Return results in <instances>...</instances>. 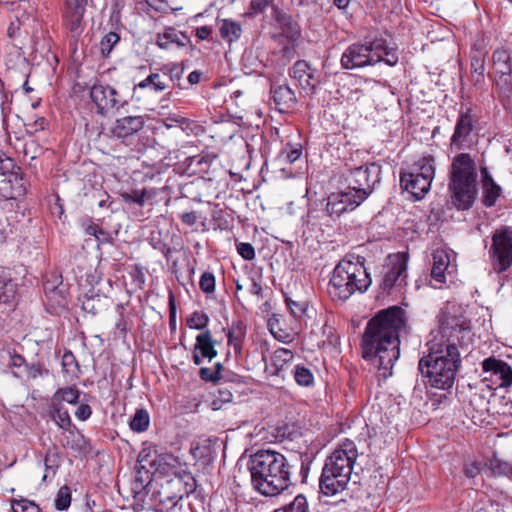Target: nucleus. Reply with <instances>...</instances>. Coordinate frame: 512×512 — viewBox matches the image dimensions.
Wrapping results in <instances>:
<instances>
[{
    "mask_svg": "<svg viewBox=\"0 0 512 512\" xmlns=\"http://www.w3.org/2000/svg\"><path fill=\"white\" fill-rule=\"evenodd\" d=\"M51 418L63 429H68L71 425L70 415L67 410H63L57 403H52L50 410Z\"/></svg>",
    "mask_w": 512,
    "mask_h": 512,
    "instance_id": "nucleus-42",
    "label": "nucleus"
},
{
    "mask_svg": "<svg viewBox=\"0 0 512 512\" xmlns=\"http://www.w3.org/2000/svg\"><path fill=\"white\" fill-rule=\"evenodd\" d=\"M71 503V493L70 489L67 486H63L58 490L56 499H55V507L57 510L63 511L68 509Z\"/></svg>",
    "mask_w": 512,
    "mask_h": 512,
    "instance_id": "nucleus-48",
    "label": "nucleus"
},
{
    "mask_svg": "<svg viewBox=\"0 0 512 512\" xmlns=\"http://www.w3.org/2000/svg\"><path fill=\"white\" fill-rule=\"evenodd\" d=\"M440 338L427 343L428 353L418 364L420 373L437 389L453 387L461 363L458 344L463 345L470 337V320L461 306L448 304L439 319Z\"/></svg>",
    "mask_w": 512,
    "mask_h": 512,
    "instance_id": "nucleus-1",
    "label": "nucleus"
},
{
    "mask_svg": "<svg viewBox=\"0 0 512 512\" xmlns=\"http://www.w3.org/2000/svg\"><path fill=\"white\" fill-rule=\"evenodd\" d=\"M161 49L176 50L191 46L190 38L175 28L168 27L162 34H159L156 41Z\"/></svg>",
    "mask_w": 512,
    "mask_h": 512,
    "instance_id": "nucleus-24",
    "label": "nucleus"
},
{
    "mask_svg": "<svg viewBox=\"0 0 512 512\" xmlns=\"http://www.w3.org/2000/svg\"><path fill=\"white\" fill-rule=\"evenodd\" d=\"M86 5L87 0H66L64 17L70 31L77 32L80 29Z\"/></svg>",
    "mask_w": 512,
    "mask_h": 512,
    "instance_id": "nucleus-26",
    "label": "nucleus"
},
{
    "mask_svg": "<svg viewBox=\"0 0 512 512\" xmlns=\"http://www.w3.org/2000/svg\"><path fill=\"white\" fill-rule=\"evenodd\" d=\"M391 266L385 272L382 287L390 291L394 286L401 285L407 277L408 257L404 253H397L390 257Z\"/></svg>",
    "mask_w": 512,
    "mask_h": 512,
    "instance_id": "nucleus-17",
    "label": "nucleus"
},
{
    "mask_svg": "<svg viewBox=\"0 0 512 512\" xmlns=\"http://www.w3.org/2000/svg\"><path fill=\"white\" fill-rule=\"evenodd\" d=\"M291 372L294 375L295 381L300 386L308 387L311 386L314 382V376L312 372L310 369L304 366L296 365Z\"/></svg>",
    "mask_w": 512,
    "mask_h": 512,
    "instance_id": "nucleus-43",
    "label": "nucleus"
},
{
    "mask_svg": "<svg viewBox=\"0 0 512 512\" xmlns=\"http://www.w3.org/2000/svg\"><path fill=\"white\" fill-rule=\"evenodd\" d=\"M290 76L293 77L301 88L306 92H312L319 83L318 78L314 75V70L304 60L294 63L290 69Z\"/></svg>",
    "mask_w": 512,
    "mask_h": 512,
    "instance_id": "nucleus-22",
    "label": "nucleus"
},
{
    "mask_svg": "<svg viewBox=\"0 0 512 512\" xmlns=\"http://www.w3.org/2000/svg\"><path fill=\"white\" fill-rule=\"evenodd\" d=\"M280 436V431L278 428L272 427L271 431H267L265 427H262L258 431V437H260V440L273 443L277 441L278 437Z\"/></svg>",
    "mask_w": 512,
    "mask_h": 512,
    "instance_id": "nucleus-55",
    "label": "nucleus"
},
{
    "mask_svg": "<svg viewBox=\"0 0 512 512\" xmlns=\"http://www.w3.org/2000/svg\"><path fill=\"white\" fill-rule=\"evenodd\" d=\"M408 318L406 311L399 306H392L378 311L372 317L362 336V357L376 367L380 376L387 378L400 356L402 333H407Z\"/></svg>",
    "mask_w": 512,
    "mask_h": 512,
    "instance_id": "nucleus-2",
    "label": "nucleus"
},
{
    "mask_svg": "<svg viewBox=\"0 0 512 512\" xmlns=\"http://www.w3.org/2000/svg\"><path fill=\"white\" fill-rule=\"evenodd\" d=\"M489 252L497 272H503L512 265V227H503L494 232Z\"/></svg>",
    "mask_w": 512,
    "mask_h": 512,
    "instance_id": "nucleus-10",
    "label": "nucleus"
},
{
    "mask_svg": "<svg viewBox=\"0 0 512 512\" xmlns=\"http://www.w3.org/2000/svg\"><path fill=\"white\" fill-rule=\"evenodd\" d=\"M43 367L40 363H33L31 365L26 364L25 369L19 372H15V376L23 374L27 379H36L42 375Z\"/></svg>",
    "mask_w": 512,
    "mask_h": 512,
    "instance_id": "nucleus-52",
    "label": "nucleus"
},
{
    "mask_svg": "<svg viewBox=\"0 0 512 512\" xmlns=\"http://www.w3.org/2000/svg\"><path fill=\"white\" fill-rule=\"evenodd\" d=\"M273 18L276 22L277 27L281 30V36L285 37L289 42H293L300 36V28L292 18L279 10L273 8Z\"/></svg>",
    "mask_w": 512,
    "mask_h": 512,
    "instance_id": "nucleus-27",
    "label": "nucleus"
},
{
    "mask_svg": "<svg viewBox=\"0 0 512 512\" xmlns=\"http://www.w3.org/2000/svg\"><path fill=\"white\" fill-rule=\"evenodd\" d=\"M484 379L491 381L499 388L512 386V366L497 356H489L481 362Z\"/></svg>",
    "mask_w": 512,
    "mask_h": 512,
    "instance_id": "nucleus-12",
    "label": "nucleus"
},
{
    "mask_svg": "<svg viewBox=\"0 0 512 512\" xmlns=\"http://www.w3.org/2000/svg\"><path fill=\"white\" fill-rule=\"evenodd\" d=\"M245 335V326L242 322H237L232 325L228 333V343L233 345L235 350L240 349V342Z\"/></svg>",
    "mask_w": 512,
    "mask_h": 512,
    "instance_id": "nucleus-44",
    "label": "nucleus"
},
{
    "mask_svg": "<svg viewBox=\"0 0 512 512\" xmlns=\"http://www.w3.org/2000/svg\"><path fill=\"white\" fill-rule=\"evenodd\" d=\"M449 190L458 210L469 209L477 196V172L474 160L467 153L457 155L451 165Z\"/></svg>",
    "mask_w": 512,
    "mask_h": 512,
    "instance_id": "nucleus-5",
    "label": "nucleus"
},
{
    "mask_svg": "<svg viewBox=\"0 0 512 512\" xmlns=\"http://www.w3.org/2000/svg\"><path fill=\"white\" fill-rule=\"evenodd\" d=\"M481 182L483 188V203L487 207L495 205L501 193V187L494 181L487 167H481Z\"/></svg>",
    "mask_w": 512,
    "mask_h": 512,
    "instance_id": "nucleus-30",
    "label": "nucleus"
},
{
    "mask_svg": "<svg viewBox=\"0 0 512 512\" xmlns=\"http://www.w3.org/2000/svg\"><path fill=\"white\" fill-rule=\"evenodd\" d=\"M261 313L266 321L270 333L274 336L275 339L284 341L289 337L286 329L282 327V316L272 311V304L270 301H265V303L261 306Z\"/></svg>",
    "mask_w": 512,
    "mask_h": 512,
    "instance_id": "nucleus-25",
    "label": "nucleus"
},
{
    "mask_svg": "<svg viewBox=\"0 0 512 512\" xmlns=\"http://www.w3.org/2000/svg\"><path fill=\"white\" fill-rule=\"evenodd\" d=\"M150 417L146 410L138 409L130 421V428L138 433L144 432L148 429Z\"/></svg>",
    "mask_w": 512,
    "mask_h": 512,
    "instance_id": "nucleus-41",
    "label": "nucleus"
},
{
    "mask_svg": "<svg viewBox=\"0 0 512 512\" xmlns=\"http://www.w3.org/2000/svg\"><path fill=\"white\" fill-rule=\"evenodd\" d=\"M151 466H156V471L166 475H176L178 469H182L179 459L172 454L159 455L157 459L150 462Z\"/></svg>",
    "mask_w": 512,
    "mask_h": 512,
    "instance_id": "nucleus-32",
    "label": "nucleus"
},
{
    "mask_svg": "<svg viewBox=\"0 0 512 512\" xmlns=\"http://www.w3.org/2000/svg\"><path fill=\"white\" fill-rule=\"evenodd\" d=\"M453 251L446 249H436L432 253L431 279L435 282V287H442L446 282V275L452 274L455 266L452 264Z\"/></svg>",
    "mask_w": 512,
    "mask_h": 512,
    "instance_id": "nucleus-15",
    "label": "nucleus"
},
{
    "mask_svg": "<svg viewBox=\"0 0 512 512\" xmlns=\"http://www.w3.org/2000/svg\"><path fill=\"white\" fill-rule=\"evenodd\" d=\"M208 321H209V318L205 313L196 311L188 319V324H189L190 328L201 330L207 326Z\"/></svg>",
    "mask_w": 512,
    "mask_h": 512,
    "instance_id": "nucleus-53",
    "label": "nucleus"
},
{
    "mask_svg": "<svg viewBox=\"0 0 512 512\" xmlns=\"http://www.w3.org/2000/svg\"><path fill=\"white\" fill-rule=\"evenodd\" d=\"M200 289L204 293H212L215 290V277L210 272H204L199 281Z\"/></svg>",
    "mask_w": 512,
    "mask_h": 512,
    "instance_id": "nucleus-54",
    "label": "nucleus"
},
{
    "mask_svg": "<svg viewBox=\"0 0 512 512\" xmlns=\"http://www.w3.org/2000/svg\"><path fill=\"white\" fill-rule=\"evenodd\" d=\"M200 377L205 381L217 382L218 381V371H213L209 368H201L200 369Z\"/></svg>",
    "mask_w": 512,
    "mask_h": 512,
    "instance_id": "nucleus-63",
    "label": "nucleus"
},
{
    "mask_svg": "<svg viewBox=\"0 0 512 512\" xmlns=\"http://www.w3.org/2000/svg\"><path fill=\"white\" fill-rule=\"evenodd\" d=\"M186 122V119L183 117H168L163 121V125L170 129V128H178L180 132H182V128L178 127V123H184Z\"/></svg>",
    "mask_w": 512,
    "mask_h": 512,
    "instance_id": "nucleus-64",
    "label": "nucleus"
},
{
    "mask_svg": "<svg viewBox=\"0 0 512 512\" xmlns=\"http://www.w3.org/2000/svg\"><path fill=\"white\" fill-rule=\"evenodd\" d=\"M400 185L402 189L411 193L416 199H422L429 191L431 182L428 178L420 177L414 172L401 173Z\"/></svg>",
    "mask_w": 512,
    "mask_h": 512,
    "instance_id": "nucleus-23",
    "label": "nucleus"
},
{
    "mask_svg": "<svg viewBox=\"0 0 512 512\" xmlns=\"http://www.w3.org/2000/svg\"><path fill=\"white\" fill-rule=\"evenodd\" d=\"M218 394L211 403L213 410L220 409L222 403H228L232 400V394L228 390H218Z\"/></svg>",
    "mask_w": 512,
    "mask_h": 512,
    "instance_id": "nucleus-56",
    "label": "nucleus"
},
{
    "mask_svg": "<svg viewBox=\"0 0 512 512\" xmlns=\"http://www.w3.org/2000/svg\"><path fill=\"white\" fill-rule=\"evenodd\" d=\"M44 291H45L46 296L49 299H55L58 301V303H60V300H58V297L63 298L62 291L57 286L50 283L49 281L45 283Z\"/></svg>",
    "mask_w": 512,
    "mask_h": 512,
    "instance_id": "nucleus-58",
    "label": "nucleus"
},
{
    "mask_svg": "<svg viewBox=\"0 0 512 512\" xmlns=\"http://www.w3.org/2000/svg\"><path fill=\"white\" fill-rule=\"evenodd\" d=\"M362 203L351 190L340 191L329 195L326 204L327 212L339 217L341 214L356 209Z\"/></svg>",
    "mask_w": 512,
    "mask_h": 512,
    "instance_id": "nucleus-18",
    "label": "nucleus"
},
{
    "mask_svg": "<svg viewBox=\"0 0 512 512\" xmlns=\"http://www.w3.org/2000/svg\"><path fill=\"white\" fill-rule=\"evenodd\" d=\"M381 41V48H380V51H379V56L380 57V62L383 61L385 62L386 64H388L389 66H394L397 62H398V56L397 54L392 51V50H389L386 46V41L383 40V39H379Z\"/></svg>",
    "mask_w": 512,
    "mask_h": 512,
    "instance_id": "nucleus-51",
    "label": "nucleus"
},
{
    "mask_svg": "<svg viewBox=\"0 0 512 512\" xmlns=\"http://www.w3.org/2000/svg\"><path fill=\"white\" fill-rule=\"evenodd\" d=\"M263 512H268V504L264 506ZM272 512H309L308 502L303 494H299L291 503L285 505L282 509H273Z\"/></svg>",
    "mask_w": 512,
    "mask_h": 512,
    "instance_id": "nucleus-38",
    "label": "nucleus"
},
{
    "mask_svg": "<svg viewBox=\"0 0 512 512\" xmlns=\"http://www.w3.org/2000/svg\"><path fill=\"white\" fill-rule=\"evenodd\" d=\"M235 284L236 297L242 305H244V301L252 300V297L256 294V278L253 273L251 275H239L235 279Z\"/></svg>",
    "mask_w": 512,
    "mask_h": 512,
    "instance_id": "nucleus-31",
    "label": "nucleus"
},
{
    "mask_svg": "<svg viewBox=\"0 0 512 512\" xmlns=\"http://www.w3.org/2000/svg\"><path fill=\"white\" fill-rule=\"evenodd\" d=\"M26 364L27 363L22 355L14 353L10 356V366L12 368H15V369H18L21 371V370L25 369Z\"/></svg>",
    "mask_w": 512,
    "mask_h": 512,
    "instance_id": "nucleus-61",
    "label": "nucleus"
},
{
    "mask_svg": "<svg viewBox=\"0 0 512 512\" xmlns=\"http://www.w3.org/2000/svg\"><path fill=\"white\" fill-rule=\"evenodd\" d=\"M293 354L288 349H278L269 358L262 352V360L265 362L264 374L272 378L270 385L279 386L284 379L286 366L292 360Z\"/></svg>",
    "mask_w": 512,
    "mask_h": 512,
    "instance_id": "nucleus-14",
    "label": "nucleus"
},
{
    "mask_svg": "<svg viewBox=\"0 0 512 512\" xmlns=\"http://www.w3.org/2000/svg\"><path fill=\"white\" fill-rule=\"evenodd\" d=\"M195 351H199L202 357L209 358L210 360L217 355L209 330H206L196 337Z\"/></svg>",
    "mask_w": 512,
    "mask_h": 512,
    "instance_id": "nucleus-33",
    "label": "nucleus"
},
{
    "mask_svg": "<svg viewBox=\"0 0 512 512\" xmlns=\"http://www.w3.org/2000/svg\"><path fill=\"white\" fill-rule=\"evenodd\" d=\"M481 472V464L479 462H470L464 465V473L468 478H475Z\"/></svg>",
    "mask_w": 512,
    "mask_h": 512,
    "instance_id": "nucleus-60",
    "label": "nucleus"
},
{
    "mask_svg": "<svg viewBox=\"0 0 512 512\" xmlns=\"http://www.w3.org/2000/svg\"><path fill=\"white\" fill-rule=\"evenodd\" d=\"M90 97L97 113L102 116L114 110L118 111L127 103L115 88L103 84H94L90 89Z\"/></svg>",
    "mask_w": 512,
    "mask_h": 512,
    "instance_id": "nucleus-11",
    "label": "nucleus"
},
{
    "mask_svg": "<svg viewBox=\"0 0 512 512\" xmlns=\"http://www.w3.org/2000/svg\"><path fill=\"white\" fill-rule=\"evenodd\" d=\"M169 484L180 485L181 488L170 499L181 500L184 496H188L196 490L197 482L192 473L188 472L186 468L178 469L173 479L169 480Z\"/></svg>",
    "mask_w": 512,
    "mask_h": 512,
    "instance_id": "nucleus-28",
    "label": "nucleus"
},
{
    "mask_svg": "<svg viewBox=\"0 0 512 512\" xmlns=\"http://www.w3.org/2000/svg\"><path fill=\"white\" fill-rule=\"evenodd\" d=\"M357 457L355 443L345 439L326 458L319 479L320 491L324 495L333 496L348 489Z\"/></svg>",
    "mask_w": 512,
    "mask_h": 512,
    "instance_id": "nucleus-4",
    "label": "nucleus"
},
{
    "mask_svg": "<svg viewBox=\"0 0 512 512\" xmlns=\"http://www.w3.org/2000/svg\"><path fill=\"white\" fill-rule=\"evenodd\" d=\"M80 396V391L76 387L59 388L52 397L53 403L67 402L76 404Z\"/></svg>",
    "mask_w": 512,
    "mask_h": 512,
    "instance_id": "nucleus-37",
    "label": "nucleus"
},
{
    "mask_svg": "<svg viewBox=\"0 0 512 512\" xmlns=\"http://www.w3.org/2000/svg\"><path fill=\"white\" fill-rule=\"evenodd\" d=\"M237 251L246 260H252L255 256L254 247L249 243L237 244Z\"/></svg>",
    "mask_w": 512,
    "mask_h": 512,
    "instance_id": "nucleus-57",
    "label": "nucleus"
},
{
    "mask_svg": "<svg viewBox=\"0 0 512 512\" xmlns=\"http://www.w3.org/2000/svg\"><path fill=\"white\" fill-rule=\"evenodd\" d=\"M492 62L495 72L500 74L497 87L508 96L512 89V65L509 52L504 48L496 49L492 54Z\"/></svg>",
    "mask_w": 512,
    "mask_h": 512,
    "instance_id": "nucleus-16",
    "label": "nucleus"
},
{
    "mask_svg": "<svg viewBox=\"0 0 512 512\" xmlns=\"http://www.w3.org/2000/svg\"><path fill=\"white\" fill-rule=\"evenodd\" d=\"M221 37L229 43L237 41L241 36V26L232 20L224 19L219 26Z\"/></svg>",
    "mask_w": 512,
    "mask_h": 512,
    "instance_id": "nucleus-34",
    "label": "nucleus"
},
{
    "mask_svg": "<svg viewBox=\"0 0 512 512\" xmlns=\"http://www.w3.org/2000/svg\"><path fill=\"white\" fill-rule=\"evenodd\" d=\"M286 305H287L288 309L290 310L291 314L296 318L302 317L306 313V310L308 308L307 301H305V300L297 301V300H293L290 297L286 298Z\"/></svg>",
    "mask_w": 512,
    "mask_h": 512,
    "instance_id": "nucleus-49",
    "label": "nucleus"
},
{
    "mask_svg": "<svg viewBox=\"0 0 512 512\" xmlns=\"http://www.w3.org/2000/svg\"><path fill=\"white\" fill-rule=\"evenodd\" d=\"M151 481L152 478L150 472L145 468V466L142 464L137 465L133 489L135 491L143 489L148 486Z\"/></svg>",
    "mask_w": 512,
    "mask_h": 512,
    "instance_id": "nucleus-45",
    "label": "nucleus"
},
{
    "mask_svg": "<svg viewBox=\"0 0 512 512\" xmlns=\"http://www.w3.org/2000/svg\"><path fill=\"white\" fill-rule=\"evenodd\" d=\"M380 174L381 166L376 163H366L350 169L345 177L347 190L353 191L358 200L363 202L373 192L375 184L380 182Z\"/></svg>",
    "mask_w": 512,
    "mask_h": 512,
    "instance_id": "nucleus-6",
    "label": "nucleus"
},
{
    "mask_svg": "<svg viewBox=\"0 0 512 512\" xmlns=\"http://www.w3.org/2000/svg\"><path fill=\"white\" fill-rule=\"evenodd\" d=\"M13 512H40V508L33 501L27 499L12 500Z\"/></svg>",
    "mask_w": 512,
    "mask_h": 512,
    "instance_id": "nucleus-50",
    "label": "nucleus"
},
{
    "mask_svg": "<svg viewBox=\"0 0 512 512\" xmlns=\"http://www.w3.org/2000/svg\"><path fill=\"white\" fill-rule=\"evenodd\" d=\"M275 108L280 112H285L292 108L296 103L295 93L285 84L272 85L270 89Z\"/></svg>",
    "mask_w": 512,
    "mask_h": 512,
    "instance_id": "nucleus-29",
    "label": "nucleus"
},
{
    "mask_svg": "<svg viewBox=\"0 0 512 512\" xmlns=\"http://www.w3.org/2000/svg\"><path fill=\"white\" fill-rule=\"evenodd\" d=\"M380 40H373L365 43H353L349 45L341 56V66L344 69H359L372 66L380 62L379 51Z\"/></svg>",
    "mask_w": 512,
    "mask_h": 512,
    "instance_id": "nucleus-7",
    "label": "nucleus"
},
{
    "mask_svg": "<svg viewBox=\"0 0 512 512\" xmlns=\"http://www.w3.org/2000/svg\"><path fill=\"white\" fill-rule=\"evenodd\" d=\"M489 469L495 476H512V464L494 456L489 460Z\"/></svg>",
    "mask_w": 512,
    "mask_h": 512,
    "instance_id": "nucleus-40",
    "label": "nucleus"
},
{
    "mask_svg": "<svg viewBox=\"0 0 512 512\" xmlns=\"http://www.w3.org/2000/svg\"><path fill=\"white\" fill-rule=\"evenodd\" d=\"M137 86L141 89L151 86L154 91L162 92L168 88V77L165 74L152 73Z\"/></svg>",
    "mask_w": 512,
    "mask_h": 512,
    "instance_id": "nucleus-35",
    "label": "nucleus"
},
{
    "mask_svg": "<svg viewBox=\"0 0 512 512\" xmlns=\"http://www.w3.org/2000/svg\"><path fill=\"white\" fill-rule=\"evenodd\" d=\"M349 275L346 258H344L334 268L328 284V294L332 300L346 301L353 295V285L350 284Z\"/></svg>",
    "mask_w": 512,
    "mask_h": 512,
    "instance_id": "nucleus-13",
    "label": "nucleus"
},
{
    "mask_svg": "<svg viewBox=\"0 0 512 512\" xmlns=\"http://www.w3.org/2000/svg\"><path fill=\"white\" fill-rule=\"evenodd\" d=\"M479 130V116L475 109L470 106H462L455 123L454 132L450 138L451 148L460 150L469 147L473 143L474 137L478 135Z\"/></svg>",
    "mask_w": 512,
    "mask_h": 512,
    "instance_id": "nucleus-8",
    "label": "nucleus"
},
{
    "mask_svg": "<svg viewBox=\"0 0 512 512\" xmlns=\"http://www.w3.org/2000/svg\"><path fill=\"white\" fill-rule=\"evenodd\" d=\"M151 197L152 195L146 189H143L141 191L134 190L132 191V193L122 194V198L125 202H133L138 204L139 206H143L145 204L146 199H149Z\"/></svg>",
    "mask_w": 512,
    "mask_h": 512,
    "instance_id": "nucleus-47",
    "label": "nucleus"
},
{
    "mask_svg": "<svg viewBox=\"0 0 512 512\" xmlns=\"http://www.w3.org/2000/svg\"><path fill=\"white\" fill-rule=\"evenodd\" d=\"M16 294V284L10 278L0 276V305L9 303Z\"/></svg>",
    "mask_w": 512,
    "mask_h": 512,
    "instance_id": "nucleus-39",
    "label": "nucleus"
},
{
    "mask_svg": "<svg viewBox=\"0 0 512 512\" xmlns=\"http://www.w3.org/2000/svg\"><path fill=\"white\" fill-rule=\"evenodd\" d=\"M488 52L485 48L473 47L471 54L470 82L477 89L485 87V62Z\"/></svg>",
    "mask_w": 512,
    "mask_h": 512,
    "instance_id": "nucleus-21",
    "label": "nucleus"
},
{
    "mask_svg": "<svg viewBox=\"0 0 512 512\" xmlns=\"http://www.w3.org/2000/svg\"><path fill=\"white\" fill-rule=\"evenodd\" d=\"M91 414L92 409L88 404H81L75 412V416L81 421L87 420Z\"/></svg>",
    "mask_w": 512,
    "mask_h": 512,
    "instance_id": "nucleus-62",
    "label": "nucleus"
},
{
    "mask_svg": "<svg viewBox=\"0 0 512 512\" xmlns=\"http://www.w3.org/2000/svg\"><path fill=\"white\" fill-rule=\"evenodd\" d=\"M289 484L290 473L285 457L270 449H258V493L269 498L258 499V512H263L268 503L275 504Z\"/></svg>",
    "mask_w": 512,
    "mask_h": 512,
    "instance_id": "nucleus-3",
    "label": "nucleus"
},
{
    "mask_svg": "<svg viewBox=\"0 0 512 512\" xmlns=\"http://www.w3.org/2000/svg\"><path fill=\"white\" fill-rule=\"evenodd\" d=\"M434 159L432 156H425L414 164V173H417L420 177L428 178L429 182H432L435 174Z\"/></svg>",
    "mask_w": 512,
    "mask_h": 512,
    "instance_id": "nucleus-36",
    "label": "nucleus"
},
{
    "mask_svg": "<svg viewBox=\"0 0 512 512\" xmlns=\"http://www.w3.org/2000/svg\"><path fill=\"white\" fill-rule=\"evenodd\" d=\"M24 192L20 168L12 158L0 151V200L16 199Z\"/></svg>",
    "mask_w": 512,
    "mask_h": 512,
    "instance_id": "nucleus-9",
    "label": "nucleus"
},
{
    "mask_svg": "<svg viewBox=\"0 0 512 512\" xmlns=\"http://www.w3.org/2000/svg\"><path fill=\"white\" fill-rule=\"evenodd\" d=\"M302 155V148L295 147L290 150H285L281 152V157L287 160L289 163H294L297 161Z\"/></svg>",
    "mask_w": 512,
    "mask_h": 512,
    "instance_id": "nucleus-59",
    "label": "nucleus"
},
{
    "mask_svg": "<svg viewBox=\"0 0 512 512\" xmlns=\"http://www.w3.org/2000/svg\"><path fill=\"white\" fill-rule=\"evenodd\" d=\"M143 116H125L117 119L111 127V133L118 139H127L143 129Z\"/></svg>",
    "mask_w": 512,
    "mask_h": 512,
    "instance_id": "nucleus-20",
    "label": "nucleus"
},
{
    "mask_svg": "<svg viewBox=\"0 0 512 512\" xmlns=\"http://www.w3.org/2000/svg\"><path fill=\"white\" fill-rule=\"evenodd\" d=\"M120 36L116 32H109L100 42V50L103 56L107 57L113 47L119 42Z\"/></svg>",
    "mask_w": 512,
    "mask_h": 512,
    "instance_id": "nucleus-46",
    "label": "nucleus"
},
{
    "mask_svg": "<svg viewBox=\"0 0 512 512\" xmlns=\"http://www.w3.org/2000/svg\"><path fill=\"white\" fill-rule=\"evenodd\" d=\"M346 267L349 270V281L353 285V294L355 292L363 293L371 285L372 281L366 267L364 259L357 257L355 261L346 258Z\"/></svg>",
    "mask_w": 512,
    "mask_h": 512,
    "instance_id": "nucleus-19",
    "label": "nucleus"
}]
</instances>
